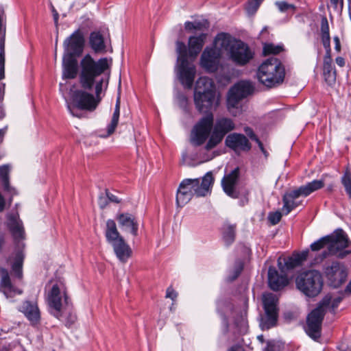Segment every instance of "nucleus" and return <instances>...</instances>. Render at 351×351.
I'll list each match as a JSON object with an SVG mask.
<instances>
[{"label":"nucleus","mask_w":351,"mask_h":351,"mask_svg":"<svg viewBox=\"0 0 351 351\" xmlns=\"http://www.w3.org/2000/svg\"><path fill=\"white\" fill-rule=\"evenodd\" d=\"M194 22L186 21L184 23V28L186 31L195 30Z\"/></svg>","instance_id":"52"},{"label":"nucleus","mask_w":351,"mask_h":351,"mask_svg":"<svg viewBox=\"0 0 351 351\" xmlns=\"http://www.w3.org/2000/svg\"><path fill=\"white\" fill-rule=\"evenodd\" d=\"M335 62L341 67H342L345 65V60L342 57H337L335 59Z\"/></svg>","instance_id":"56"},{"label":"nucleus","mask_w":351,"mask_h":351,"mask_svg":"<svg viewBox=\"0 0 351 351\" xmlns=\"http://www.w3.org/2000/svg\"><path fill=\"white\" fill-rule=\"evenodd\" d=\"M214 178L210 171L206 173L199 179H185L179 186L176 194V202L178 206L186 204L193 197V195L197 197H204L211 191L214 183Z\"/></svg>","instance_id":"5"},{"label":"nucleus","mask_w":351,"mask_h":351,"mask_svg":"<svg viewBox=\"0 0 351 351\" xmlns=\"http://www.w3.org/2000/svg\"><path fill=\"white\" fill-rule=\"evenodd\" d=\"M90 45L95 51H101L105 49L104 38L99 32H92L90 35Z\"/></svg>","instance_id":"29"},{"label":"nucleus","mask_w":351,"mask_h":351,"mask_svg":"<svg viewBox=\"0 0 351 351\" xmlns=\"http://www.w3.org/2000/svg\"><path fill=\"white\" fill-rule=\"evenodd\" d=\"M341 183L343 185L346 193L351 198V173L347 169L341 178Z\"/></svg>","instance_id":"39"},{"label":"nucleus","mask_w":351,"mask_h":351,"mask_svg":"<svg viewBox=\"0 0 351 351\" xmlns=\"http://www.w3.org/2000/svg\"><path fill=\"white\" fill-rule=\"evenodd\" d=\"M51 8H52L51 11H52V13H53L54 23H55L56 25L57 26L58 25V23L59 14H58V12L56 11V10L55 9V8L53 5L51 6Z\"/></svg>","instance_id":"54"},{"label":"nucleus","mask_w":351,"mask_h":351,"mask_svg":"<svg viewBox=\"0 0 351 351\" xmlns=\"http://www.w3.org/2000/svg\"><path fill=\"white\" fill-rule=\"evenodd\" d=\"M206 47L202 53L200 64L202 68L209 72H215L218 69L220 59L223 49L215 46Z\"/></svg>","instance_id":"14"},{"label":"nucleus","mask_w":351,"mask_h":351,"mask_svg":"<svg viewBox=\"0 0 351 351\" xmlns=\"http://www.w3.org/2000/svg\"><path fill=\"white\" fill-rule=\"evenodd\" d=\"M104 234L107 243L113 248L117 258L121 262H126L131 256L132 251L118 231L114 221H107Z\"/></svg>","instance_id":"8"},{"label":"nucleus","mask_w":351,"mask_h":351,"mask_svg":"<svg viewBox=\"0 0 351 351\" xmlns=\"http://www.w3.org/2000/svg\"><path fill=\"white\" fill-rule=\"evenodd\" d=\"M326 245H328V252L323 253L322 258H326L328 254L335 255L339 258H343L350 253L349 250H346L348 245V239L341 231L335 238L327 236L313 242L311 245V249L313 251H318Z\"/></svg>","instance_id":"7"},{"label":"nucleus","mask_w":351,"mask_h":351,"mask_svg":"<svg viewBox=\"0 0 351 351\" xmlns=\"http://www.w3.org/2000/svg\"><path fill=\"white\" fill-rule=\"evenodd\" d=\"M226 145L235 152H247L251 149V144L246 136L241 134L232 133L227 136Z\"/></svg>","instance_id":"18"},{"label":"nucleus","mask_w":351,"mask_h":351,"mask_svg":"<svg viewBox=\"0 0 351 351\" xmlns=\"http://www.w3.org/2000/svg\"><path fill=\"white\" fill-rule=\"evenodd\" d=\"M323 69L326 82L330 84L335 82L336 71L332 67V61L324 60Z\"/></svg>","instance_id":"31"},{"label":"nucleus","mask_w":351,"mask_h":351,"mask_svg":"<svg viewBox=\"0 0 351 351\" xmlns=\"http://www.w3.org/2000/svg\"><path fill=\"white\" fill-rule=\"evenodd\" d=\"M334 40H335V49L337 51H340L341 50V45H340V40L339 39V38L337 36L335 37L334 38Z\"/></svg>","instance_id":"57"},{"label":"nucleus","mask_w":351,"mask_h":351,"mask_svg":"<svg viewBox=\"0 0 351 351\" xmlns=\"http://www.w3.org/2000/svg\"><path fill=\"white\" fill-rule=\"evenodd\" d=\"M214 44L226 53L228 60L237 66H245L254 58V51L243 41L229 33L220 32L214 38Z\"/></svg>","instance_id":"2"},{"label":"nucleus","mask_w":351,"mask_h":351,"mask_svg":"<svg viewBox=\"0 0 351 351\" xmlns=\"http://www.w3.org/2000/svg\"><path fill=\"white\" fill-rule=\"evenodd\" d=\"M195 30H204L209 28L210 24L208 20L194 21Z\"/></svg>","instance_id":"44"},{"label":"nucleus","mask_w":351,"mask_h":351,"mask_svg":"<svg viewBox=\"0 0 351 351\" xmlns=\"http://www.w3.org/2000/svg\"><path fill=\"white\" fill-rule=\"evenodd\" d=\"M0 179L3 190L11 195H16V191L14 188L10 185L9 181V169L6 166L0 167Z\"/></svg>","instance_id":"26"},{"label":"nucleus","mask_w":351,"mask_h":351,"mask_svg":"<svg viewBox=\"0 0 351 351\" xmlns=\"http://www.w3.org/2000/svg\"><path fill=\"white\" fill-rule=\"evenodd\" d=\"M97 203H98L99 208L102 210L106 208L108 206L109 202H108V197L105 193H101L99 195Z\"/></svg>","instance_id":"45"},{"label":"nucleus","mask_w":351,"mask_h":351,"mask_svg":"<svg viewBox=\"0 0 351 351\" xmlns=\"http://www.w3.org/2000/svg\"><path fill=\"white\" fill-rule=\"evenodd\" d=\"M177 75L181 84L186 88H191L196 75V69L189 60L178 63Z\"/></svg>","instance_id":"16"},{"label":"nucleus","mask_w":351,"mask_h":351,"mask_svg":"<svg viewBox=\"0 0 351 351\" xmlns=\"http://www.w3.org/2000/svg\"><path fill=\"white\" fill-rule=\"evenodd\" d=\"M321 33L322 35L330 34L328 22L326 17H323L321 21Z\"/></svg>","instance_id":"47"},{"label":"nucleus","mask_w":351,"mask_h":351,"mask_svg":"<svg viewBox=\"0 0 351 351\" xmlns=\"http://www.w3.org/2000/svg\"><path fill=\"white\" fill-rule=\"evenodd\" d=\"M244 132L250 137V138L252 141H254L257 143L260 149L265 154V156H267V152L265 151L262 142L259 140L257 136L254 134L253 130L250 127H245L244 128Z\"/></svg>","instance_id":"38"},{"label":"nucleus","mask_w":351,"mask_h":351,"mask_svg":"<svg viewBox=\"0 0 351 351\" xmlns=\"http://www.w3.org/2000/svg\"><path fill=\"white\" fill-rule=\"evenodd\" d=\"M265 312H277V298L273 293H266L263 297Z\"/></svg>","instance_id":"30"},{"label":"nucleus","mask_w":351,"mask_h":351,"mask_svg":"<svg viewBox=\"0 0 351 351\" xmlns=\"http://www.w3.org/2000/svg\"><path fill=\"white\" fill-rule=\"evenodd\" d=\"M326 49V54L324 58V60H328V61H332V57H331V49L329 48H325Z\"/></svg>","instance_id":"53"},{"label":"nucleus","mask_w":351,"mask_h":351,"mask_svg":"<svg viewBox=\"0 0 351 351\" xmlns=\"http://www.w3.org/2000/svg\"><path fill=\"white\" fill-rule=\"evenodd\" d=\"M120 114V99L118 98L116 102L115 109L112 117L110 123L108 125L107 135L108 136L114 133L118 123Z\"/></svg>","instance_id":"33"},{"label":"nucleus","mask_w":351,"mask_h":351,"mask_svg":"<svg viewBox=\"0 0 351 351\" xmlns=\"http://www.w3.org/2000/svg\"><path fill=\"white\" fill-rule=\"evenodd\" d=\"M341 301V298L340 297L335 298L332 303V308H337Z\"/></svg>","instance_id":"58"},{"label":"nucleus","mask_w":351,"mask_h":351,"mask_svg":"<svg viewBox=\"0 0 351 351\" xmlns=\"http://www.w3.org/2000/svg\"><path fill=\"white\" fill-rule=\"evenodd\" d=\"M122 226L126 232L137 235L138 225L135 221H122Z\"/></svg>","instance_id":"37"},{"label":"nucleus","mask_w":351,"mask_h":351,"mask_svg":"<svg viewBox=\"0 0 351 351\" xmlns=\"http://www.w3.org/2000/svg\"><path fill=\"white\" fill-rule=\"evenodd\" d=\"M215 87L213 80L200 77L196 82L194 103L200 113L206 114L194 126L191 142L194 146L203 145L208 138L204 149L210 151L220 144L225 136L235 128L232 119L228 117L217 119L213 126L214 117L211 110L215 103Z\"/></svg>","instance_id":"1"},{"label":"nucleus","mask_w":351,"mask_h":351,"mask_svg":"<svg viewBox=\"0 0 351 351\" xmlns=\"http://www.w3.org/2000/svg\"><path fill=\"white\" fill-rule=\"evenodd\" d=\"M20 311H21L26 318L32 325H37L40 320V312L36 302L25 301L23 302Z\"/></svg>","instance_id":"23"},{"label":"nucleus","mask_w":351,"mask_h":351,"mask_svg":"<svg viewBox=\"0 0 351 351\" xmlns=\"http://www.w3.org/2000/svg\"><path fill=\"white\" fill-rule=\"evenodd\" d=\"M331 4L333 5L335 8H337L338 5H340V8H343V0H330Z\"/></svg>","instance_id":"55"},{"label":"nucleus","mask_w":351,"mask_h":351,"mask_svg":"<svg viewBox=\"0 0 351 351\" xmlns=\"http://www.w3.org/2000/svg\"><path fill=\"white\" fill-rule=\"evenodd\" d=\"M222 239L226 246H230L235 239V226L225 224L222 228Z\"/></svg>","instance_id":"27"},{"label":"nucleus","mask_w":351,"mask_h":351,"mask_svg":"<svg viewBox=\"0 0 351 351\" xmlns=\"http://www.w3.org/2000/svg\"><path fill=\"white\" fill-rule=\"evenodd\" d=\"M308 251H303L300 253H294L287 258L279 257L278 266L281 273H287L294 268L300 266L306 260Z\"/></svg>","instance_id":"17"},{"label":"nucleus","mask_w":351,"mask_h":351,"mask_svg":"<svg viewBox=\"0 0 351 351\" xmlns=\"http://www.w3.org/2000/svg\"><path fill=\"white\" fill-rule=\"evenodd\" d=\"M276 5L280 12H285L291 11L292 13L295 12V6L293 4L289 3L286 1H277Z\"/></svg>","instance_id":"43"},{"label":"nucleus","mask_w":351,"mask_h":351,"mask_svg":"<svg viewBox=\"0 0 351 351\" xmlns=\"http://www.w3.org/2000/svg\"><path fill=\"white\" fill-rule=\"evenodd\" d=\"M298 289L308 297H315L322 291L323 280L321 274L316 270H308L298 274L295 278Z\"/></svg>","instance_id":"10"},{"label":"nucleus","mask_w":351,"mask_h":351,"mask_svg":"<svg viewBox=\"0 0 351 351\" xmlns=\"http://www.w3.org/2000/svg\"><path fill=\"white\" fill-rule=\"evenodd\" d=\"M277 319V312H265V316L261 318L260 326L263 330H268L276 326Z\"/></svg>","instance_id":"28"},{"label":"nucleus","mask_w":351,"mask_h":351,"mask_svg":"<svg viewBox=\"0 0 351 351\" xmlns=\"http://www.w3.org/2000/svg\"><path fill=\"white\" fill-rule=\"evenodd\" d=\"M23 255L21 252L17 253L15 260L12 265V272L16 278L19 280L23 278Z\"/></svg>","instance_id":"34"},{"label":"nucleus","mask_w":351,"mask_h":351,"mask_svg":"<svg viewBox=\"0 0 351 351\" xmlns=\"http://www.w3.org/2000/svg\"><path fill=\"white\" fill-rule=\"evenodd\" d=\"M330 298L325 297L322 303L308 315L305 331L313 340L317 341L322 335V324L325 315L324 306L330 304Z\"/></svg>","instance_id":"12"},{"label":"nucleus","mask_w":351,"mask_h":351,"mask_svg":"<svg viewBox=\"0 0 351 351\" xmlns=\"http://www.w3.org/2000/svg\"><path fill=\"white\" fill-rule=\"evenodd\" d=\"M80 67V83L81 86L85 90H90L95 83V98L99 103L101 99L100 94L102 91L104 79L101 78L98 81H95V79L108 69L109 65L107 58H101L95 62L89 54H87L82 59Z\"/></svg>","instance_id":"3"},{"label":"nucleus","mask_w":351,"mask_h":351,"mask_svg":"<svg viewBox=\"0 0 351 351\" xmlns=\"http://www.w3.org/2000/svg\"><path fill=\"white\" fill-rule=\"evenodd\" d=\"M72 104H69L67 108L71 114L76 117L80 118L81 114L75 112V109L87 111H94L99 104L94 95L88 93L86 90H76L71 96Z\"/></svg>","instance_id":"13"},{"label":"nucleus","mask_w":351,"mask_h":351,"mask_svg":"<svg viewBox=\"0 0 351 351\" xmlns=\"http://www.w3.org/2000/svg\"><path fill=\"white\" fill-rule=\"evenodd\" d=\"M324 186L323 180H315L296 189L286 193L282 199L284 204L282 206L283 213L287 215L293 208L302 205L303 201L299 199L300 197H305L313 192L323 188Z\"/></svg>","instance_id":"9"},{"label":"nucleus","mask_w":351,"mask_h":351,"mask_svg":"<svg viewBox=\"0 0 351 351\" xmlns=\"http://www.w3.org/2000/svg\"><path fill=\"white\" fill-rule=\"evenodd\" d=\"M207 37V34L190 36L189 38V51L191 56L195 57L202 51Z\"/></svg>","instance_id":"25"},{"label":"nucleus","mask_w":351,"mask_h":351,"mask_svg":"<svg viewBox=\"0 0 351 351\" xmlns=\"http://www.w3.org/2000/svg\"><path fill=\"white\" fill-rule=\"evenodd\" d=\"M63 77L66 79H74L78 71L77 61L75 56L64 55L63 57Z\"/></svg>","instance_id":"24"},{"label":"nucleus","mask_w":351,"mask_h":351,"mask_svg":"<svg viewBox=\"0 0 351 351\" xmlns=\"http://www.w3.org/2000/svg\"><path fill=\"white\" fill-rule=\"evenodd\" d=\"M178 296V293L170 287H168L166 291V298H171L175 300Z\"/></svg>","instance_id":"49"},{"label":"nucleus","mask_w":351,"mask_h":351,"mask_svg":"<svg viewBox=\"0 0 351 351\" xmlns=\"http://www.w3.org/2000/svg\"><path fill=\"white\" fill-rule=\"evenodd\" d=\"M265 351H278V349L274 345H268Z\"/></svg>","instance_id":"59"},{"label":"nucleus","mask_w":351,"mask_h":351,"mask_svg":"<svg viewBox=\"0 0 351 351\" xmlns=\"http://www.w3.org/2000/svg\"><path fill=\"white\" fill-rule=\"evenodd\" d=\"M8 226L15 239L25 238V231L21 221H10Z\"/></svg>","instance_id":"32"},{"label":"nucleus","mask_w":351,"mask_h":351,"mask_svg":"<svg viewBox=\"0 0 351 351\" xmlns=\"http://www.w3.org/2000/svg\"><path fill=\"white\" fill-rule=\"evenodd\" d=\"M5 42L1 40L0 42V80L3 79L5 77L4 66H5Z\"/></svg>","instance_id":"40"},{"label":"nucleus","mask_w":351,"mask_h":351,"mask_svg":"<svg viewBox=\"0 0 351 351\" xmlns=\"http://www.w3.org/2000/svg\"><path fill=\"white\" fill-rule=\"evenodd\" d=\"M239 168L237 167L230 173L224 176L221 180V185L224 192L232 198H237L239 196L235 186L239 178Z\"/></svg>","instance_id":"20"},{"label":"nucleus","mask_w":351,"mask_h":351,"mask_svg":"<svg viewBox=\"0 0 351 351\" xmlns=\"http://www.w3.org/2000/svg\"><path fill=\"white\" fill-rule=\"evenodd\" d=\"M84 38L82 33L77 30L64 41L67 52L64 55L73 56H80L83 51Z\"/></svg>","instance_id":"19"},{"label":"nucleus","mask_w":351,"mask_h":351,"mask_svg":"<svg viewBox=\"0 0 351 351\" xmlns=\"http://www.w3.org/2000/svg\"><path fill=\"white\" fill-rule=\"evenodd\" d=\"M116 218H117V219L129 220V219H135L136 218H137V216L133 212L129 213V212L126 211L124 209L123 206H122L121 207L118 214L117 215Z\"/></svg>","instance_id":"42"},{"label":"nucleus","mask_w":351,"mask_h":351,"mask_svg":"<svg viewBox=\"0 0 351 351\" xmlns=\"http://www.w3.org/2000/svg\"><path fill=\"white\" fill-rule=\"evenodd\" d=\"M269 221V226H275L280 221Z\"/></svg>","instance_id":"64"},{"label":"nucleus","mask_w":351,"mask_h":351,"mask_svg":"<svg viewBox=\"0 0 351 351\" xmlns=\"http://www.w3.org/2000/svg\"><path fill=\"white\" fill-rule=\"evenodd\" d=\"M254 89V85L249 81L239 82L230 88L227 98V108L232 115L237 116L241 112V100L252 93Z\"/></svg>","instance_id":"11"},{"label":"nucleus","mask_w":351,"mask_h":351,"mask_svg":"<svg viewBox=\"0 0 351 351\" xmlns=\"http://www.w3.org/2000/svg\"><path fill=\"white\" fill-rule=\"evenodd\" d=\"M284 50L283 45H275L272 43H265L263 46V53L267 55L274 54L276 55L280 53Z\"/></svg>","instance_id":"35"},{"label":"nucleus","mask_w":351,"mask_h":351,"mask_svg":"<svg viewBox=\"0 0 351 351\" xmlns=\"http://www.w3.org/2000/svg\"><path fill=\"white\" fill-rule=\"evenodd\" d=\"M322 41L324 48L330 47V34L322 35Z\"/></svg>","instance_id":"51"},{"label":"nucleus","mask_w":351,"mask_h":351,"mask_svg":"<svg viewBox=\"0 0 351 351\" xmlns=\"http://www.w3.org/2000/svg\"><path fill=\"white\" fill-rule=\"evenodd\" d=\"M228 351H244L243 348L241 346H232Z\"/></svg>","instance_id":"60"},{"label":"nucleus","mask_w":351,"mask_h":351,"mask_svg":"<svg viewBox=\"0 0 351 351\" xmlns=\"http://www.w3.org/2000/svg\"><path fill=\"white\" fill-rule=\"evenodd\" d=\"M48 303L51 313L62 322L66 327H70L76 321V315L73 312L72 305L63 287L58 284L53 285L48 294Z\"/></svg>","instance_id":"4"},{"label":"nucleus","mask_w":351,"mask_h":351,"mask_svg":"<svg viewBox=\"0 0 351 351\" xmlns=\"http://www.w3.org/2000/svg\"><path fill=\"white\" fill-rule=\"evenodd\" d=\"M243 269V263L241 261L237 262L236 263V266H235V268L233 271V273H234L233 276L232 277H230V280L232 281V280H235L239 276V274L242 271Z\"/></svg>","instance_id":"46"},{"label":"nucleus","mask_w":351,"mask_h":351,"mask_svg":"<svg viewBox=\"0 0 351 351\" xmlns=\"http://www.w3.org/2000/svg\"><path fill=\"white\" fill-rule=\"evenodd\" d=\"M248 203V198L247 197H244L243 199L240 200V205L243 206Z\"/></svg>","instance_id":"61"},{"label":"nucleus","mask_w":351,"mask_h":351,"mask_svg":"<svg viewBox=\"0 0 351 351\" xmlns=\"http://www.w3.org/2000/svg\"><path fill=\"white\" fill-rule=\"evenodd\" d=\"M176 52L178 54V63L181 62L184 60H188L187 59V48L186 45L181 41L176 42Z\"/></svg>","instance_id":"36"},{"label":"nucleus","mask_w":351,"mask_h":351,"mask_svg":"<svg viewBox=\"0 0 351 351\" xmlns=\"http://www.w3.org/2000/svg\"><path fill=\"white\" fill-rule=\"evenodd\" d=\"M285 69L276 58H270L258 67L257 77L267 87H273L282 83L285 78Z\"/></svg>","instance_id":"6"},{"label":"nucleus","mask_w":351,"mask_h":351,"mask_svg":"<svg viewBox=\"0 0 351 351\" xmlns=\"http://www.w3.org/2000/svg\"><path fill=\"white\" fill-rule=\"evenodd\" d=\"M0 276V290L3 293L6 298H13L16 295H20L23 293L22 290L15 287L12 284L8 269L1 268Z\"/></svg>","instance_id":"21"},{"label":"nucleus","mask_w":351,"mask_h":351,"mask_svg":"<svg viewBox=\"0 0 351 351\" xmlns=\"http://www.w3.org/2000/svg\"><path fill=\"white\" fill-rule=\"evenodd\" d=\"M263 0H248L245 10L249 14H254Z\"/></svg>","instance_id":"41"},{"label":"nucleus","mask_w":351,"mask_h":351,"mask_svg":"<svg viewBox=\"0 0 351 351\" xmlns=\"http://www.w3.org/2000/svg\"><path fill=\"white\" fill-rule=\"evenodd\" d=\"M282 215H285L283 213L282 209L281 211H276L275 213H271L268 217V219H281Z\"/></svg>","instance_id":"50"},{"label":"nucleus","mask_w":351,"mask_h":351,"mask_svg":"<svg viewBox=\"0 0 351 351\" xmlns=\"http://www.w3.org/2000/svg\"><path fill=\"white\" fill-rule=\"evenodd\" d=\"M345 291L346 292H348V293H351V280L350 281L348 285L346 286Z\"/></svg>","instance_id":"62"},{"label":"nucleus","mask_w":351,"mask_h":351,"mask_svg":"<svg viewBox=\"0 0 351 351\" xmlns=\"http://www.w3.org/2000/svg\"><path fill=\"white\" fill-rule=\"evenodd\" d=\"M105 194L107 196L108 200L109 202H114V203H117V204H119L121 202V200L119 199V198L117 196H116L115 195L111 193L109 191V190L107 189H105Z\"/></svg>","instance_id":"48"},{"label":"nucleus","mask_w":351,"mask_h":351,"mask_svg":"<svg viewBox=\"0 0 351 351\" xmlns=\"http://www.w3.org/2000/svg\"><path fill=\"white\" fill-rule=\"evenodd\" d=\"M4 136V132L3 130H0V144L3 142Z\"/></svg>","instance_id":"63"},{"label":"nucleus","mask_w":351,"mask_h":351,"mask_svg":"<svg viewBox=\"0 0 351 351\" xmlns=\"http://www.w3.org/2000/svg\"><path fill=\"white\" fill-rule=\"evenodd\" d=\"M325 274L330 286L337 288L343 284L348 276L346 267L339 262H332L325 268Z\"/></svg>","instance_id":"15"},{"label":"nucleus","mask_w":351,"mask_h":351,"mask_svg":"<svg viewBox=\"0 0 351 351\" xmlns=\"http://www.w3.org/2000/svg\"><path fill=\"white\" fill-rule=\"evenodd\" d=\"M268 283L269 287L274 291H279L289 283L287 274L278 271L274 267H269L268 269Z\"/></svg>","instance_id":"22"}]
</instances>
